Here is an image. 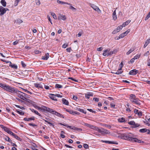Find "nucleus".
I'll return each instance as SVG.
<instances>
[{
    "instance_id": "nucleus-42",
    "label": "nucleus",
    "mask_w": 150,
    "mask_h": 150,
    "mask_svg": "<svg viewBox=\"0 0 150 150\" xmlns=\"http://www.w3.org/2000/svg\"><path fill=\"white\" fill-rule=\"evenodd\" d=\"M114 53V51H111L110 52L109 51V52H108V53H107V56L110 55Z\"/></svg>"
},
{
    "instance_id": "nucleus-51",
    "label": "nucleus",
    "mask_w": 150,
    "mask_h": 150,
    "mask_svg": "<svg viewBox=\"0 0 150 150\" xmlns=\"http://www.w3.org/2000/svg\"><path fill=\"white\" fill-rule=\"evenodd\" d=\"M24 91L27 92L28 93H29L31 95L32 94V93L31 92H30V91H28L27 90L25 89H23Z\"/></svg>"
},
{
    "instance_id": "nucleus-50",
    "label": "nucleus",
    "mask_w": 150,
    "mask_h": 150,
    "mask_svg": "<svg viewBox=\"0 0 150 150\" xmlns=\"http://www.w3.org/2000/svg\"><path fill=\"white\" fill-rule=\"evenodd\" d=\"M83 146L85 149H88L89 147L88 145L87 144H83Z\"/></svg>"
},
{
    "instance_id": "nucleus-34",
    "label": "nucleus",
    "mask_w": 150,
    "mask_h": 150,
    "mask_svg": "<svg viewBox=\"0 0 150 150\" xmlns=\"http://www.w3.org/2000/svg\"><path fill=\"white\" fill-rule=\"evenodd\" d=\"M134 50V48L131 49L127 52V55H129Z\"/></svg>"
},
{
    "instance_id": "nucleus-32",
    "label": "nucleus",
    "mask_w": 150,
    "mask_h": 150,
    "mask_svg": "<svg viewBox=\"0 0 150 150\" xmlns=\"http://www.w3.org/2000/svg\"><path fill=\"white\" fill-rule=\"evenodd\" d=\"M34 85L37 88H42V86L39 83H35L34 84Z\"/></svg>"
},
{
    "instance_id": "nucleus-46",
    "label": "nucleus",
    "mask_w": 150,
    "mask_h": 150,
    "mask_svg": "<svg viewBox=\"0 0 150 150\" xmlns=\"http://www.w3.org/2000/svg\"><path fill=\"white\" fill-rule=\"evenodd\" d=\"M70 6V9H72L73 11H76V9L74 8V7L72 6V5L71 4V5H69Z\"/></svg>"
},
{
    "instance_id": "nucleus-9",
    "label": "nucleus",
    "mask_w": 150,
    "mask_h": 150,
    "mask_svg": "<svg viewBox=\"0 0 150 150\" xmlns=\"http://www.w3.org/2000/svg\"><path fill=\"white\" fill-rule=\"evenodd\" d=\"M43 109L44 111H46L48 112L52 113L54 111V110L50 108L45 106H43Z\"/></svg>"
},
{
    "instance_id": "nucleus-26",
    "label": "nucleus",
    "mask_w": 150,
    "mask_h": 150,
    "mask_svg": "<svg viewBox=\"0 0 150 150\" xmlns=\"http://www.w3.org/2000/svg\"><path fill=\"white\" fill-rule=\"evenodd\" d=\"M147 129L146 128H143L140 129L139 132L141 133H143L147 132Z\"/></svg>"
},
{
    "instance_id": "nucleus-2",
    "label": "nucleus",
    "mask_w": 150,
    "mask_h": 150,
    "mask_svg": "<svg viewBox=\"0 0 150 150\" xmlns=\"http://www.w3.org/2000/svg\"><path fill=\"white\" fill-rule=\"evenodd\" d=\"M129 98L130 101L133 103L137 105H140V100L138 98H136L134 95L133 94H130Z\"/></svg>"
},
{
    "instance_id": "nucleus-10",
    "label": "nucleus",
    "mask_w": 150,
    "mask_h": 150,
    "mask_svg": "<svg viewBox=\"0 0 150 150\" xmlns=\"http://www.w3.org/2000/svg\"><path fill=\"white\" fill-rule=\"evenodd\" d=\"M138 73V71L135 69H133L130 71L129 72V74L130 75H135Z\"/></svg>"
},
{
    "instance_id": "nucleus-1",
    "label": "nucleus",
    "mask_w": 150,
    "mask_h": 150,
    "mask_svg": "<svg viewBox=\"0 0 150 150\" xmlns=\"http://www.w3.org/2000/svg\"><path fill=\"white\" fill-rule=\"evenodd\" d=\"M123 138L124 139L127 140L131 142H134L140 143H144V142L138 139L137 138H133L130 137L128 135H124Z\"/></svg>"
},
{
    "instance_id": "nucleus-58",
    "label": "nucleus",
    "mask_w": 150,
    "mask_h": 150,
    "mask_svg": "<svg viewBox=\"0 0 150 150\" xmlns=\"http://www.w3.org/2000/svg\"><path fill=\"white\" fill-rule=\"evenodd\" d=\"M6 140L9 142H11V140L10 139V138L9 137H7V138L6 139Z\"/></svg>"
},
{
    "instance_id": "nucleus-62",
    "label": "nucleus",
    "mask_w": 150,
    "mask_h": 150,
    "mask_svg": "<svg viewBox=\"0 0 150 150\" xmlns=\"http://www.w3.org/2000/svg\"><path fill=\"white\" fill-rule=\"evenodd\" d=\"M139 111L138 110L136 109H134V113L135 114H137V113Z\"/></svg>"
},
{
    "instance_id": "nucleus-61",
    "label": "nucleus",
    "mask_w": 150,
    "mask_h": 150,
    "mask_svg": "<svg viewBox=\"0 0 150 150\" xmlns=\"http://www.w3.org/2000/svg\"><path fill=\"white\" fill-rule=\"evenodd\" d=\"M24 95V97L27 98H29V96L26 94H25L23 93V94Z\"/></svg>"
},
{
    "instance_id": "nucleus-8",
    "label": "nucleus",
    "mask_w": 150,
    "mask_h": 150,
    "mask_svg": "<svg viewBox=\"0 0 150 150\" xmlns=\"http://www.w3.org/2000/svg\"><path fill=\"white\" fill-rule=\"evenodd\" d=\"M128 124L131 125L133 126V127L134 128H136L138 127L139 125L138 123H136L134 121H131L128 122Z\"/></svg>"
},
{
    "instance_id": "nucleus-38",
    "label": "nucleus",
    "mask_w": 150,
    "mask_h": 150,
    "mask_svg": "<svg viewBox=\"0 0 150 150\" xmlns=\"http://www.w3.org/2000/svg\"><path fill=\"white\" fill-rule=\"evenodd\" d=\"M1 126H2L4 127L3 129H4V130L5 131V132H7L8 133L9 131V130H10L8 128L5 127L4 126L2 125H1Z\"/></svg>"
},
{
    "instance_id": "nucleus-54",
    "label": "nucleus",
    "mask_w": 150,
    "mask_h": 150,
    "mask_svg": "<svg viewBox=\"0 0 150 150\" xmlns=\"http://www.w3.org/2000/svg\"><path fill=\"white\" fill-rule=\"evenodd\" d=\"M68 46V44H64V45H62V47L64 48H66V47H67Z\"/></svg>"
},
{
    "instance_id": "nucleus-23",
    "label": "nucleus",
    "mask_w": 150,
    "mask_h": 150,
    "mask_svg": "<svg viewBox=\"0 0 150 150\" xmlns=\"http://www.w3.org/2000/svg\"><path fill=\"white\" fill-rule=\"evenodd\" d=\"M131 21H126L122 25L123 27H124L125 26L127 25Z\"/></svg>"
},
{
    "instance_id": "nucleus-40",
    "label": "nucleus",
    "mask_w": 150,
    "mask_h": 150,
    "mask_svg": "<svg viewBox=\"0 0 150 150\" xmlns=\"http://www.w3.org/2000/svg\"><path fill=\"white\" fill-rule=\"evenodd\" d=\"M127 35H126V33H125L124 32V33L121 34L119 35L120 36V37L121 38H124L125 36H126Z\"/></svg>"
},
{
    "instance_id": "nucleus-11",
    "label": "nucleus",
    "mask_w": 150,
    "mask_h": 150,
    "mask_svg": "<svg viewBox=\"0 0 150 150\" xmlns=\"http://www.w3.org/2000/svg\"><path fill=\"white\" fill-rule=\"evenodd\" d=\"M52 114H54L59 117L64 118V116L62 115V114L56 111L55 110H54L53 111V112Z\"/></svg>"
},
{
    "instance_id": "nucleus-56",
    "label": "nucleus",
    "mask_w": 150,
    "mask_h": 150,
    "mask_svg": "<svg viewBox=\"0 0 150 150\" xmlns=\"http://www.w3.org/2000/svg\"><path fill=\"white\" fill-rule=\"evenodd\" d=\"M134 58H132L130 60L129 62L132 64L134 62Z\"/></svg>"
},
{
    "instance_id": "nucleus-43",
    "label": "nucleus",
    "mask_w": 150,
    "mask_h": 150,
    "mask_svg": "<svg viewBox=\"0 0 150 150\" xmlns=\"http://www.w3.org/2000/svg\"><path fill=\"white\" fill-rule=\"evenodd\" d=\"M122 72V71H121V70H120L119 69L116 73H114L117 75H119L121 74Z\"/></svg>"
},
{
    "instance_id": "nucleus-16",
    "label": "nucleus",
    "mask_w": 150,
    "mask_h": 150,
    "mask_svg": "<svg viewBox=\"0 0 150 150\" xmlns=\"http://www.w3.org/2000/svg\"><path fill=\"white\" fill-rule=\"evenodd\" d=\"M49 57V53H47L45 54L44 56H43L42 59L44 60H47Z\"/></svg>"
},
{
    "instance_id": "nucleus-5",
    "label": "nucleus",
    "mask_w": 150,
    "mask_h": 150,
    "mask_svg": "<svg viewBox=\"0 0 150 150\" xmlns=\"http://www.w3.org/2000/svg\"><path fill=\"white\" fill-rule=\"evenodd\" d=\"M97 131L99 133L102 134H109L110 133V132H109L108 130L103 128H101L100 129L98 127Z\"/></svg>"
},
{
    "instance_id": "nucleus-18",
    "label": "nucleus",
    "mask_w": 150,
    "mask_h": 150,
    "mask_svg": "<svg viewBox=\"0 0 150 150\" xmlns=\"http://www.w3.org/2000/svg\"><path fill=\"white\" fill-rule=\"evenodd\" d=\"M110 50V48H108L106 50L103 51V55L104 56H105L107 55V53H108V52H109Z\"/></svg>"
},
{
    "instance_id": "nucleus-35",
    "label": "nucleus",
    "mask_w": 150,
    "mask_h": 150,
    "mask_svg": "<svg viewBox=\"0 0 150 150\" xmlns=\"http://www.w3.org/2000/svg\"><path fill=\"white\" fill-rule=\"evenodd\" d=\"M43 120L46 122L48 123V124L50 126H52L54 127V125L52 123L49 122V121H47V120H45L43 119Z\"/></svg>"
},
{
    "instance_id": "nucleus-29",
    "label": "nucleus",
    "mask_w": 150,
    "mask_h": 150,
    "mask_svg": "<svg viewBox=\"0 0 150 150\" xmlns=\"http://www.w3.org/2000/svg\"><path fill=\"white\" fill-rule=\"evenodd\" d=\"M98 127H97V126H94V125H91V127H90V128L91 129H95L96 130H98Z\"/></svg>"
},
{
    "instance_id": "nucleus-4",
    "label": "nucleus",
    "mask_w": 150,
    "mask_h": 150,
    "mask_svg": "<svg viewBox=\"0 0 150 150\" xmlns=\"http://www.w3.org/2000/svg\"><path fill=\"white\" fill-rule=\"evenodd\" d=\"M16 93L18 94V96L23 100L26 101H28V100H29V99L24 97V95L23 94V93L20 91L18 90V91L17 92V93Z\"/></svg>"
},
{
    "instance_id": "nucleus-41",
    "label": "nucleus",
    "mask_w": 150,
    "mask_h": 150,
    "mask_svg": "<svg viewBox=\"0 0 150 150\" xmlns=\"http://www.w3.org/2000/svg\"><path fill=\"white\" fill-rule=\"evenodd\" d=\"M143 122L146 125L149 126L150 125V123H149V122L148 120H145L143 121Z\"/></svg>"
},
{
    "instance_id": "nucleus-47",
    "label": "nucleus",
    "mask_w": 150,
    "mask_h": 150,
    "mask_svg": "<svg viewBox=\"0 0 150 150\" xmlns=\"http://www.w3.org/2000/svg\"><path fill=\"white\" fill-rule=\"evenodd\" d=\"M137 114L139 116L141 117L142 116V112L141 111H139L138 112Z\"/></svg>"
},
{
    "instance_id": "nucleus-7",
    "label": "nucleus",
    "mask_w": 150,
    "mask_h": 150,
    "mask_svg": "<svg viewBox=\"0 0 150 150\" xmlns=\"http://www.w3.org/2000/svg\"><path fill=\"white\" fill-rule=\"evenodd\" d=\"M7 10H8L7 8H5L2 6H0V16L4 15L6 12Z\"/></svg>"
},
{
    "instance_id": "nucleus-63",
    "label": "nucleus",
    "mask_w": 150,
    "mask_h": 150,
    "mask_svg": "<svg viewBox=\"0 0 150 150\" xmlns=\"http://www.w3.org/2000/svg\"><path fill=\"white\" fill-rule=\"evenodd\" d=\"M55 95V96H57L58 97H60L62 98V96H61L60 95L58 94H56Z\"/></svg>"
},
{
    "instance_id": "nucleus-17",
    "label": "nucleus",
    "mask_w": 150,
    "mask_h": 150,
    "mask_svg": "<svg viewBox=\"0 0 150 150\" xmlns=\"http://www.w3.org/2000/svg\"><path fill=\"white\" fill-rule=\"evenodd\" d=\"M30 110L33 112H34L35 114L38 115L39 116H41V115L37 111L31 108H30Z\"/></svg>"
},
{
    "instance_id": "nucleus-44",
    "label": "nucleus",
    "mask_w": 150,
    "mask_h": 150,
    "mask_svg": "<svg viewBox=\"0 0 150 150\" xmlns=\"http://www.w3.org/2000/svg\"><path fill=\"white\" fill-rule=\"evenodd\" d=\"M51 15L54 18V19H57V16L54 13H51Z\"/></svg>"
},
{
    "instance_id": "nucleus-36",
    "label": "nucleus",
    "mask_w": 150,
    "mask_h": 150,
    "mask_svg": "<svg viewBox=\"0 0 150 150\" xmlns=\"http://www.w3.org/2000/svg\"><path fill=\"white\" fill-rule=\"evenodd\" d=\"M14 137L16 138L17 140H19V141H21V139L18 137L17 135L16 134H15L14 136H13Z\"/></svg>"
},
{
    "instance_id": "nucleus-15",
    "label": "nucleus",
    "mask_w": 150,
    "mask_h": 150,
    "mask_svg": "<svg viewBox=\"0 0 150 150\" xmlns=\"http://www.w3.org/2000/svg\"><path fill=\"white\" fill-rule=\"evenodd\" d=\"M66 18L65 16L62 15H60L58 17V20L62 19L63 20H65L66 19Z\"/></svg>"
},
{
    "instance_id": "nucleus-64",
    "label": "nucleus",
    "mask_w": 150,
    "mask_h": 150,
    "mask_svg": "<svg viewBox=\"0 0 150 150\" xmlns=\"http://www.w3.org/2000/svg\"><path fill=\"white\" fill-rule=\"evenodd\" d=\"M147 65L148 66H150V59L147 60Z\"/></svg>"
},
{
    "instance_id": "nucleus-14",
    "label": "nucleus",
    "mask_w": 150,
    "mask_h": 150,
    "mask_svg": "<svg viewBox=\"0 0 150 150\" xmlns=\"http://www.w3.org/2000/svg\"><path fill=\"white\" fill-rule=\"evenodd\" d=\"M9 62H10V65L9 66L11 67L12 68L15 69H17L18 68V67L15 64H12L11 62H7V63H8Z\"/></svg>"
},
{
    "instance_id": "nucleus-55",
    "label": "nucleus",
    "mask_w": 150,
    "mask_h": 150,
    "mask_svg": "<svg viewBox=\"0 0 150 150\" xmlns=\"http://www.w3.org/2000/svg\"><path fill=\"white\" fill-rule=\"evenodd\" d=\"M8 133L10 134L11 135H12L13 136L15 134L11 131L10 130H9V131L8 132Z\"/></svg>"
},
{
    "instance_id": "nucleus-6",
    "label": "nucleus",
    "mask_w": 150,
    "mask_h": 150,
    "mask_svg": "<svg viewBox=\"0 0 150 150\" xmlns=\"http://www.w3.org/2000/svg\"><path fill=\"white\" fill-rule=\"evenodd\" d=\"M90 6L92 7L94 10L97 11L99 12V13H100L101 12V10L98 7L95 5L94 4H89Z\"/></svg>"
},
{
    "instance_id": "nucleus-25",
    "label": "nucleus",
    "mask_w": 150,
    "mask_h": 150,
    "mask_svg": "<svg viewBox=\"0 0 150 150\" xmlns=\"http://www.w3.org/2000/svg\"><path fill=\"white\" fill-rule=\"evenodd\" d=\"M76 110L85 114L86 113V112H84L83 109H81L79 108H77Z\"/></svg>"
},
{
    "instance_id": "nucleus-12",
    "label": "nucleus",
    "mask_w": 150,
    "mask_h": 150,
    "mask_svg": "<svg viewBox=\"0 0 150 150\" xmlns=\"http://www.w3.org/2000/svg\"><path fill=\"white\" fill-rule=\"evenodd\" d=\"M49 96L51 99L54 100H57V99L56 98V96L55 94L51 93L50 94Z\"/></svg>"
},
{
    "instance_id": "nucleus-53",
    "label": "nucleus",
    "mask_w": 150,
    "mask_h": 150,
    "mask_svg": "<svg viewBox=\"0 0 150 150\" xmlns=\"http://www.w3.org/2000/svg\"><path fill=\"white\" fill-rule=\"evenodd\" d=\"M84 125L90 128L91 125L87 123H85Z\"/></svg>"
},
{
    "instance_id": "nucleus-13",
    "label": "nucleus",
    "mask_w": 150,
    "mask_h": 150,
    "mask_svg": "<svg viewBox=\"0 0 150 150\" xmlns=\"http://www.w3.org/2000/svg\"><path fill=\"white\" fill-rule=\"evenodd\" d=\"M103 142L106 143H108L109 144H118V143L116 142L103 141Z\"/></svg>"
},
{
    "instance_id": "nucleus-28",
    "label": "nucleus",
    "mask_w": 150,
    "mask_h": 150,
    "mask_svg": "<svg viewBox=\"0 0 150 150\" xmlns=\"http://www.w3.org/2000/svg\"><path fill=\"white\" fill-rule=\"evenodd\" d=\"M7 85L1 83H0V87L3 88L5 90L6 88Z\"/></svg>"
},
{
    "instance_id": "nucleus-39",
    "label": "nucleus",
    "mask_w": 150,
    "mask_h": 150,
    "mask_svg": "<svg viewBox=\"0 0 150 150\" xmlns=\"http://www.w3.org/2000/svg\"><path fill=\"white\" fill-rule=\"evenodd\" d=\"M122 28L123 27L122 25L116 28V30L118 32H119L122 29Z\"/></svg>"
},
{
    "instance_id": "nucleus-37",
    "label": "nucleus",
    "mask_w": 150,
    "mask_h": 150,
    "mask_svg": "<svg viewBox=\"0 0 150 150\" xmlns=\"http://www.w3.org/2000/svg\"><path fill=\"white\" fill-rule=\"evenodd\" d=\"M55 87L57 88H62V86L61 85L56 84L55 85Z\"/></svg>"
},
{
    "instance_id": "nucleus-59",
    "label": "nucleus",
    "mask_w": 150,
    "mask_h": 150,
    "mask_svg": "<svg viewBox=\"0 0 150 150\" xmlns=\"http://www.w3.org/2000/svg\"><path fill=\"white\" fill-rule=\"evenodd\" d=\"M88 95L89 96H93V94L91 93L88 92Z\"/></svg>"
},
{
    "instance_id": "nucleus-22",
    "label": "nucleus",
    "mask_w": 150,
    "mask_h": 150,
    "mask_svg": "<svg viewBox=\"0 0 150 150\" xmlns=\"http://www.w3.org/2000/svg\"><path fill=\"white\" fill-rule=\"evenodd\" d=\"M57 2L59 4H68L69 5H71V4H70V3H69L66 2L61 1H60L59 0H57Z\"/></svg>"
},
{
    "instance_id": "nucleus-45",
    "label": "nucleus",
    "mask_w": 150,
    "mask_h": 150,
    "mask_svg": "<svg viewBox=\"0 0 150 150\" xmlns=\"http://www.w3.org/2000/svg\"><path fill=\"white\" fill-rule=\"evenodd\" d=\"M59 124L61 125H63L64 126L66 127H67L71 128V126L68 125H66V124H62V123H60Z\"/></svg>"
},
{
    "instance_id": "nucleus-33",
    "label": "nucleus",
    "mask_w": 150,
    "mask_h": 150,
    "mask_svg": "<svg viewBox=\"0 0 150 150\" xmlns=\"http://www.w3.org/2000/svg\"><path fill=\"white\" fill-rule=\"evenodd\" d=\"M17 112H18V114L22 115H23L24 114V112H23L22 110H17Z\"/></svg>"
},
{
    "instance_id": "nucleus-27",
    "label": "nucleus",
    "mask_w": 150,
    "mask_h": 150,
    "mask_svg": "<svg viewBox=\"0 0 150 150\" xmlns=\"http://www.w3.org/2000/svg\"><path fill=\"white\" fill-rule=\"evenodd\" d=\"M7 85L1 83H0V87L3 88L5 90L6 88Z\"/></svg>"
},
{
    "instance_id": "nucleus-57",
    "label": "nucleus",
    "mask_w": 150,
    "mask_h": 150,
    "mask_svg": "<svg viewBox=\"0 0 150 150\" xmlns=\"http://www.w3.org/2000/svg\"><path fill=\"white\" fill-rule=\"evenodd\" d=\"M21 64L22 66L23 67H25L26 66V65L24 63V62L23 61L21 62Z\"/></svg>"
},
{
    "instance_id": "nucleus-60",
    "label": "nucleus",
    "mask_w": 150,
    "mask_h": 150,
    "mask_svg": "<svg viewBox=\"0 0 150 150\" xmlns=\"http://www.w3.org/2000/svg\"><path fill=\"white\" fill-rule=\"evenodd\" d=\"M93 100H94L95 101L98 102L99 101V99L97 98H93Z\"/></svg>"
},
{
    "instance_id": "nucleus-24",
    "label": "nucleus",
    "mask_w": 150,
    "mask_h": 150,
    "mask_svg": "<svg viewBox=\"0 0 150 150\" xmlns=\"http://www.w3.org/2000/svg\"><path fill=\"white\" fill-rule=\"evenodd\" d=\"M150 42V39L149 40V39L147 40H146V42L145 43V44H144V48H145Z\"/></svg>"
},
{
    "instance_id": "nucleus-48",
    "label": "nucleus",
    "mask_w": 150,
    "mask_h": 150,
    "mask_svg": "<svg viewBox=\"0 0 150 150\" xmlns=\"http://www.w3.org/2000/svg\"><path fill=\"white\" fill-rule=\"evenodd\" d=\"M140 57V55L139 54H137L135 55L134 57V59H137L139 58Z\"/></svg>"
},
{
    "instance_id": "nucleus-30",
    "label": "nucleus",
    "mask_w": 150,
    "mask_h": 150,
    "mask_svg": "<svg viewBox=\"0 0 150 150\" xmlns=\"http://www.w3.org/2000/svg\"><path fill=\"white\" fill-rule=\"evenodd\" d=\"M118 121L120 122H125V119L123 117L119 118L118 119Z\"/></svg>"
},
{
    "instance_id": "nucleus-19",
    "label": "nucleus",
    "mask_w": 150,
    "mask_h": 150,
    "mask_svg": "<svg viewBox=\"0 0 150 150\" xmlns=\"http://www.w3.org/2000/svg\"><path fill=\"white\" fill-rule=\"evenodd\" d=\"M62 101L63 104H65L66 105H68L69 103L68 101L64 98H62Z\"/></svg>"
},
{
    "instance_id": "nucleus-52",
    "label": "nucleus",
    "mask_w": 150,
    "mask_h": 150,
    "mask_svg": "<svg viewBox=\"0 0 150 150\" xmlns=\"http://www.w3.org/2000/svg\"><path fill=\"white\" fill-rule=\"evenodd\" d=\"M69 113L70 114H72L73 115H75V113H76V111H73L72 110H70L69 111Z\"/></svg>"
},
{
    "instance_id": "nucleus-20",
    "label": "nucleus",
    "mask_w": 150,
    "mask_h": 150,
    "mask_svg": "<svg viewBox=\"0 0 150 150\" xmlns=\"http://www.w3.org/2000/svg\"><path fill=\"white\" fill-rule=\"evenodd\" d=\"M112 17L114 20H115L117 18V15L116 14V10H115L112 14Z\"/></svg>"
},
{
    "instance_id": "nucleus-49",
    "label": "nucleus",
    "mask_w": 150,
    "mask_h": 150,
    "mask_svg": "<svg viewBox=\"0 0 150 150\" xmlns=\"http://www.w3.org/2000/svg\"><path fill=\"white\" fill-rule=\"evenodd\" d=\"M123 64L122 62L119 65V67H120V69H119L120 70H121L122 68L123 67Z\"/></svg>"
},
{
    "instance_id": "nucleus-31",
    "label": "nucleus",
    "mask_w": 150,
    "mask_h": 150,
    "mask_svg": "<svg viewBox=\"0 0 150 150\" xmlns=\"http://www.w3.org/2000/svg\"><path fill=\"white\" fill-rule=\"evenodd\" d=\"M1 3L5 7L6 6V3L5 0H1Z\"/></svg>"
},
{
    "instance_id": "nucleus-21",
    "label": "nucleus",
    "mask_w": 150,
    "mask_h": 150,
    "mask_svg": "<svg viewBox=\"0 0 150 150\" xmlns=\"http://www.w3.org/2000/svg\"><path fill=\"white\" fill-rule=\"evenodd\" d=\"M35 120V117H31L30 118H25L24 119V120L26 121H30L31 120Z\"/></svg>"
},
{
    "instance_id": "nucleus-3",
    "label": "nucleus",
    "mask_w": 150,
    "mask_h": 150,
    "mask_svg": "<svg viewBox=\"0 0 150 150\" xmlns=\"http://www.w3.org/2000/svg\"><path fill=\"white\" fill-rule=\"evenodd\" d=\"M5 90L12 93H17V92L18 91V90L16 88L11 87L8 85H7Z\"/></svg>"
}]
</instances>
